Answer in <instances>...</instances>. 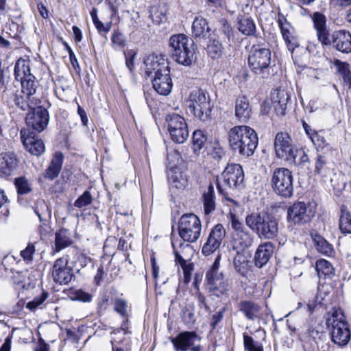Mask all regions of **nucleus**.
<instances>
[{"mask_svg": "<svg viewBox=\"0 0 351 351\" xmlns=\"http://www.w3.org/2000/svg\"><path fill=\"white\" fill-rule=\"evenodd\" d=\"M228 143L232 150L249 157L254 154L258 138L256 132L246 125L232 128L228 132Z\"/></svg>", "mask_w": 351, "mask_h": 351, "instance_id": "nucleus-1", "label": "nucleus"}, {"mask_svg": "<svg viewBox=\"0 0 351 351\" xmlns=\"http://www.w3.org/2000/svg\"><path fill=\"white\" fill-rule=\"evenodd\" d=\"M172 58L178 64L189 66L195 60L194 42L184 34L172 35L169 40Z\"/></svg>", "mask_w": 351, "mask_h": 351, "instance_id": "nucleus-2", "label": "nucleus"}, {"mask_svg": "<svg viewBox=\"0 0 351 351\" xmlns=\"http://www.w3.org/2000/svg\"><path fill=\"white\" fill-rule=\"evenodd\" d=\"M245 223L259 238L272 239L278 233V223L272 216L252 213L245 217Z\"/></svg>", "mask_w": 351, "mask_h": 351, "instance_id": "nucleus-3", "label": "nucleus"}, {"mask_svg": "<svg viewBox=\"0 0 351 351\" xmlns=\"http://www.w3.org/2000/svg\"><path fill=\"white\" fill-rule=\"evenodd\" d=\"M271 51L262 45H253L248 56V64L256 77L267 79L273 72L271 66Z\"/></svg>", "mask_w": 351, "mask_h": 351, "instance_id": "nucleus-4", "label": "nucleus"}, {"mask_svg": "<svg viewBox=\"0 0 351 351\" xmlns=\"http://www.w3.org/2000/svg\"><path fill=\"white\" fill-rule=\"evenodd\" d=\"M187 107L194 117L202 121L210 119L213 106L208 93L202 89L193 90L186 101Z\"/></svg>", "mask_w": 351, "mask_h": 351, "instance_id": "nucleus-5", "label": "nucleus"}, {"mask_svg": "<svg viewBox=\"0 0 351 351\" xmlns=\"http://www.w3.org/2000/svg\"><path fill=\"white\" fill-rule=\"evenodd\" d=\"M222 181L217 180V187L220 194L225 195L227 189H240L244 186V173L239 164H228L221 173Z\"/></svg>", "mask_w": 351, "mask_h": 351, "instance_id": "nucleus-6", "label": "nucleus"}, {"mask_svg": "<svg viewBox=\"0 0 351 351\" xmlns=\"http://www.w3.org/2000/svg\"><path fill=\"white\" fill-rule=\"evenodd\" d=\"M202 224L199 217L193 213L183 215L178 222V233L186 242H195L199 237Z\"/></svg>", "mask_w": 351, "mask_h": 351, "instance_id": "nucleus-7", "label": "nucleus"}, {"mask_svg": "<svg viewBox=\"0 0 351 351\" xmlns=\"http://www.w3.org/2000/svg\"><path fill=\"white\" fill-rule=\"evenodd\" d=\"M293 175L289 169L284 167L277 168L273 172L271 184L278 195L287 198L293 195Z\"/></svg>", "mask_w": 351, "mask_h": 351, "instance_id": "nucleus-8", "label": "nucleus"}, {"mask_svg": "<svg viewBox=\"0 0 351 351\" xmlns=\"http://www.w3.org/2000/svg\"><path fill=\"white\" fill-rule=\"evenodd\" d=\"M220 256H218L206 273V281L210 292L216 295L223 294L228 291V284L222 272L219 271Z\"/></svg>", "mask_w": 351, "mask_h": 351, "instance_id": "nucleus-9", "label": "nucleus"}, {"mask_svg": "<svg viewBox=\"0 0 351 351\" xmlns=\"http://www.w3.org/2000/svg\"><path fill=\"white\" fill-rule=\"evenodd\" d=\"M315 213L313 206L304 202H297L287 209V221L294 225L306 223L312 219Z\"/></svg>", "mask_w": 351, "mask_h": 351, "instance_id": "nucleus-10", "label": "nucleus"}, {"mask_svg": "<svg viewBox=\"0 0 351 351\" xmlns=\"http://www.w3.org/2000/svg\"><path fill=\"white\" fill-rule=\"evenodd\" d=\"M168 131L171 139L177 143H184L189 136L188 125L185 119L176 113L166 116Z\"/></svg>", "mask_w": 351, "mask_h": 351, "instance_id": "nucleus-11", "label": "nucleus"}, {"mask_svg": "<svg viewBox=\"0 0 351 351\" xmlns=\"http://www.w3.org/2000/svg\"><path fill=\"white\" fill-rule=\"evenodd\" d=\"M49 120L47 110L40 105L32 108L26 115L25 121L27 131H33L34 133L42 132L48 125Z\"/></svg>", "mask_w": 351, "mask_h": 351, "instance_id": "nucleus-12", "label": "nucleus"}, {"mask_svg": "<svg viewBox=\"0 0 351 351\" xmlns=\"http://www.w3.org/2000/svg\"><path fill=\"white\" fill-rule=\"evenodd\" d=\"M274 149L276 156L288 162L293 160L292 156L297 147L293 143L290 135L281 132L276 135Z\"/></svg>", "mask_w": 351, "mask_h": 351, "instance_id": "nucleus-13", "label": "nucleus"}, {"mask_svg": "<svg viewBox=\"0 0 351 351\" xmlns=\"http://www.w3.org/2000/svg\"><path fill=\"white\" fill-rule=\"evenodd\" d=\"M68 262L67 256L59 258L54 262L51 269V276L56 283L66 285L74 276L71 267L68 265Z\"/></svg>", "mask_w": 351, "mask_h": 351, "instance_id": "nucleus-14", "label": "nucleus"}, {"mask_svg": "<svg viewBox=\"0 0 351 351\" xmlns=\"http://www.w3.org/2000/svg\"><path fill=\"white\" fill-rule=\"evenodd\" d=\"M326 43H321L322 45H332L337 51L349 53L351 52V34L346 30L335 31L328 35Z\"/></svg>", "mask_w": 351, "mask_h": 351, "instance_id": "nucleus-15", "label": "nucleus"}, {"mask_svg": "<svg viewBox=\"0 0 351 351\" xmlns=\"http://www.w3.org/2000/svg\"><path fill=\"white\" fill-rule=\"evenodd\" d=\"M196 341H199V337L195 332H182L176 337L171 339L175 350L177 351H200L199 346H195Z\"/></svg>", "mask_w": 351, "mask_h": 351, "instance_id": "nucleus-16", "label": "nucleus"}, {"mask_svg": "<svg viewBox=\"0 0 351 351\" xmlns=\"http://www.w3.org/2000/svg\"><path fill=\"white\" fill-rule=\"evenodd\" d=\"M145 73L149 77L160 75L169 70V62L164 55L151 54L144 62Z\"/></svg>", "mask_w": 351, "mask_h": 351, "instance_id": "nucleus-17", "label": "nucleus"}, {"mask_svg": "<svg viewBox=\"0 0 351 351\" xmlns=\"http://www.w3.org/2000/svg\"><path fill=\"white\" fill-rule=\"evenodd\" d=\"M226 236V230L222 224L215 225L211 230L206 242L202 247V252L209 256L215 252L220 246Z\"/></svg>", "mask_w": 351, "mask_h": 351, "instance_id": "nucleus-18", "label": "nucleus"}, {"mask_svg": "<svg viewBox=\"0 0 351 351\" xmlns=\"http://www.w3.org/2000/svg\"><path fill=\"white\" fill-rule=\"evenodd\" d=\"M277 21L280 29L281 34L288 49L291 52L293 51V50L299 45L294 28L282 14H278Z\"/></svg>", "mask_w": 351, "mask_h": 351, "instance_id": "nucleus-19", "label": "nucleus"}, {"mask_svg": "<svg viewBox=\"0 0 351 351\" xmlns=\"http://www.w3.org/2000/svg\"><path fill=\"white\" fill-rule=\"evenodd\" d=\"M22 143L25 149L32 154L40 156L45 152V145L42 140L36 138L33 131L21 130Z\"/></svg>", "mask_w": 351, "mask_h": 351, "instance_id": "nucleus-20", "label": "nucleus"}, {"mask_svg": "<svg viewBox=\"0 0 351 351\" xmlns=\"http://www.w3.org/2000/svg\"><path fill=\"white\" fill-rule=\"evenodd\" d=\"M4 95H12L15 105L23 111L32 110V108L39 106L40 104L38 97L34 96V99H29L27 94H23L22 92L19 90H16V92L14 93V90L12 91L11 89H7L4 91Z\"/></svg>", "mask_w": 351, "mask_h": 351, "instance_id": "nucleus-21", "label": "nucleus"}, {"mask_svg": "<svg viewBox=\"0 0 351 351\" xmlns=\"http://www.w3.org/2000/svg\"><path fill=\"white\" fill-rule=\"evenodd\" d=\"M19 167V160L14 154L2 153L0 156V177L8 178Z\"/></svg>", "mask_w": 351, "mask_h": 351, "instance_id": "nucleus-22", "label": "nucleus"}, {"mask_svg": "<svg viewBox=\"0 0 351 351\" xmlns=\"http://www.w3.org/2000/svg\"><path fill=\"white\" fill-rule=\"evenodd\" d=\"M329 329L331 340L337 346L343 347L350 341L351 332L348 323L341 324Z\"/></svg>", "mask_w": 351, "mask_h": 351, "instance_id": "nucleus-23", "label": "nucleus"}, {"mask_svg": "<svg viewBox=\"0 0 351 351\" xmlns=\"http://www.w3.org/2000/svg\"><path fill=\"white\" fill-rule=\"evenodd\" d=\"M152 78L153 88L159 95H168L171 92L173 83L170 69Z\"/></svg>", "mask_w": 351, "mask_h": 351, "instance_id": "nucleus-24", "label": "nucleus"}, {"mask_svg": "<svg viewBox=\"0 0 351 351\" xmlns=\"http://www.w3.org/2000/svg\"><path fill=\"white\" fill-rule=\"evenodd\" d=\"M289 99V94L285 89L277 88L271 92V99L277 113L281 114L285 113Z\"/></svg>", "mask_w": 351, "mask_h": 351, "instance_id": "nucleus-25", "label": "nucleus"}, {"mask_svg": "<svg viewBox=\"0 0 351 351\" xmlns=\"http://www.w3.org/2000/svg\"><path fill=\"white\" fill-rule=\"evenodd\" d=\"M167 178L172 186L177 189L184 187L187 183L186 176L177 167L171 165L170 162L167 165Z\"/></svg>", "mask_w": 351, "mask_h": 351, "instance_id": "nucleus-26", "label": "nucleus"}, {"mask_svg": "<svg viewBox=\"0 0 351 351\" xmlns=\"http://www.w3.org/2000/svg\"><path fill=\"white\" fill-rule=\"evenodd\" d=\"M274 251V245L271 242L260 245L255 254V265L263 267L271 258Z\"/></svg>", "mask_w": 351, "mask_h": 351, "instance_id": "nucleus-27", "label": "nucleus"}, {"mask_svg": "<svg viewBox=\"0 0 351 351\" xmlns=\"http://www.w3.org/2000/svg\"><path fill=\"white\" fill-rule=\"evenodd\" d=\"M251 108L247 98L239 97L235 102V116L241 121H246L250 117Z\"/></svg>", "mask_w": 351, "mask_h": 351, "instance_id": "nucleus-28", "label": "nucleus"}, {"mask_svg": "<svg viewBox=\"0 0 351 351\" xmlns=\"http://www.w3.org/2000/svg\"><path fill=\"white\" fill-rule=\"evenodd\" d=\"M206 50L208 56L213 60L219 59L222 56L224 48L219 36L213 34L209 38Z\"/></svg>", "mask_w": 351, "mask_h": 351, "instance_id": "nucleus-29", "label": "nucleus"}, {"mask_svg": "<svg viewBox=\"0 0 351 351\" xmlns=\"http://www.w3.org/2000/svg\"><path fill=\"white\" fill-rule=\"evenodd\" d=\"M210 29L206 20L202 16L195 18L192 25V36L195 39H202L210 36Z\"/></svg>", "mask_w": 351, "mask_h": 351, "instance_id": "nucleus-30", "label": "nucleus"}, {"mask_svg": "<svg viewBox=\"0 0 351 351\" xmlns=\"http://www.w3.org/2000/svg\"><path fill=\"white\" fill-rule=\"evenodd\" d=\"M314 27L317 31V36L320 43H326L328 39V31L326 27V17L319 12H315L313 16Z\"/></svg>", "mask_w": 351, "mask_h": 351, "instance_id": "nucleus-31", "label": "nucleus"}, {"mask_svg": "<svg viewBox=\"0 0 351 351\" xmlns=\"http://www.w3.org/2000/svg\"><path fill=\"white\" fill-rule=\"evenodd\" d=\"M63 158L64 156L61 152H56L54 154L49 166L45 171V178L50 180H53L58 176V174L62 169Z\"/></svg>", "mask_w": 351, "mask_h": 351, "instance_id": "nucleus-32", "label": "nucleus"}, {"mask_svg": "<svg viewBox=\"0 0 351 351\" xmlns=\"http://www.w3.org/2000/svg\"><path fill=\"white\" fill-rule=\"evenodd\" d=\"M202 200L203 202L204 211L206 215H208L215 210V195L214 186L212 184H210L207 190L203 192Z\"/></svg>", "mask_w": 351, "mask_h": 351, "instance_id": "nucleus-33", "label": "nucleus"}, {"mask_svg": "<svg viewBox=\"0 0 351 351\" xmlns=\"http://www.w3.org/2000/svg\"><path fill=\"white\" fill-rule=\"evenodd\" d=\"M20 82L21 85V92L23 94H27L29 99H34V96L38 97L37 93L38 83L32 74H28L26 78L20 81Z\"/></svg>", "mask_w": 351, "mask_h": 351, "instance_id": "nucleus-34", "label": "nucleus"}, {"mask_svg": "<svg viewBox=\"0 0 351 351\" xmlns=\"http://www.w3.org/2000/svg\"><path fill=\"white\" fill-rule=\"evenodd\" d=\"M30 73L29 61L23 58H19L15 63L14 69V78L16 81L25 79Z\"/></svg>", "mask_w": 351, "mask_h": 351, "instance_id": "nucleus-35", "label": "nucleus"}, {"mask_svg": "<svg viewBox=\"0 0 351 351\" xmlns=\"http://www.w3.org/2000/svg\"><path fill=\"white\" fill-rule=\"evenodd\" d=\"M326 322L328 328L338 326L341 324L348 323L346 320L343 310L336 308H333L332 311L328 313Z\"/></svg>", "mask_w": 351, "mask_h": 351, "instance_id": "nucleus-36", "label": "nucleus"}, {"mask_svg": "<svg viewBox=\"0 0 351 351\" xmlns=\"http://www.w3.org/2000/svg\"><path fill=\"white\" fill-rule=\"evenodd\" d=\"M252 239L250 234L246 231L237 232L233 238L232 250H244L251 245Z\"/></svg>", "mask_w": 351, "mask_h": 351, "instance_id": "nucleus-37", "label": "nucleus"}, {"mask_svg": "<svg viewBox=\"0 0 351 351\" xmlns=\"http://www.w3.org/2000/svg\"><path fill=\"white\" fill-rule=\"evenodd\" d=\"M239 310L247 319L254 320L258 317L260 306L251 301H243L239 304Z\"/></svg>", "mask_w": 351, "mask_h": 351, "instance_id": "nucleus-38", "label": "nucleus"}, {"mask_svg": "<svg viewBox=\"0 0 351 351\" xmlns=\"http://www.w3.org/2000/svg\"><path fill=\"white\" fill-rule=\"evenodd\" d=\"M72 240L70 232L66 229H60L56 233L55 246L56 251L59 252L62 249L71 245Z\"/></svg>", "mask_w": 351, "mask_h": 351, "instance_id": "nucleus-39", "label": "nucleus"}, {"mask_svg": "<svg viewBox=\"0 0 351 351\" xmlns=\"http://www.w3.org/2000/svg\"><path fill=\"white\" fill-rule=\"evenodd\" d=\"M314 245L317 250L325 255L330 256L333 253L332 245L329 243L323 237L319 234L312 236Z\"/></svg>", "mask_w": 351, "mask_h": 351, "instance_id": "nucleus-40", "label": "nucleus"}, {"mask_svg": "<svg viewBox=\"0 0 351 351\" xmlns=\"http://www.w3.org/2000/svg\"><path fill=\"white\" fill-rule=\"evenodd\" d=\"M234 252L233 265L237 272L241 275H244L247 267V261L243 254L244 250H232Z\"/></svg>", "mask_w": 351, "mask_h": 351, "instance_id": "nucleus-41", "label": "nucleus"}, {"mask_svg": "<svg viewBox=\"0 0 351 351\" xmlns=\"http://www.w3.org/2000/svg\"><path fill=\"white\" fill-rule=\"evenodd\" d=\"M149 17L156 25H160L167 20V8L165 5L153 6L149 10Z\"/></svg>", "mask_w": 351, "mask_h": 351, "instance_id": "nucleus-42", "label": "nucleus"}, {"mask_svg": "<svg viewBox=\"0 0 351 351\" xmlns=\"http://www.w3.org/2000/svg\"><path fill=\"white\" fill-rule=\"evenodd\" d=\"M238 29L245 36H252L255 34L256 25L252 19L242 17L239 21Z\"/></svg>", "mask_w": 351, "mask_h": 351, "instance_id": "nucleus-43", "label": "nucleus"}, {"mask_svg": "<svg viewBox=\"0 0 351 351\" xmlns=\"http://www.w3.org/2000/svg\"><path fill=\"white\" fill-rule=\"evenodd\" d=\"M339 226L342 233H351V215L344 206L341 208V215Z\"/></svg>", "mask_w": 351, "mask_h": 351, "instance_id": "nucleus-44", "label": "nucleus"}, {"mask_svg": "<svg viewBox=\"0 0 351 351\" xmlns=\"http://www.w3.org/2000/svg\"><path fill=\"white\" fill-rule=\"evenodd\" d=\"M206 137L201 130H196L193 134V146L194 153L196 155L201 154L202 149L204 148Z\"/></svg>", "mask_w": 351, "mask_h": 351, "instance_id": "nucleus-45", "label": "nucleus"}, {"mask_svg": "<svg viewBox=\"0 0 351 351\" xmlns=\"http://www.w3.org/2000/svg\"><path fill=\"white\" fill-rule=\"evenodd\" d=\"M34 212L40 221H47L51 217V210L44 200H39L34 207Z\"/></svg>", "mask_w": 351, "mask_h": 351, "instance_id": "nucleus-46", "label": "nucleus"}, {"mask_svg": "<svg viewBox=\"0 0 351 351\" xmlns=\"http://www.w3.org/2000/svg\"><path fill=\"white\" fill-rule=\"evenodd\" d=\"M315 269L319 278H326L332 274L333 267L330 263L325 259L318 260L316 262Z\"/></svg>", "mask_w": 351, "mask_h": 351, "instance_id": "nucleus-47", "label": "nucleus"}, {"mask_svg": "<svg viewBox=\"0 0 351 351\" xmlns=\"http://www.w3.org/2000/svg\"><path fill=\"white\" fill-rule=\"evenodd\" d=\"M293 160L288 162L289 164L304 167L309 162V159L306 152L301 149H296L292 156Z\"/></svg>", "mask_w": 351, "mask_h": 351, "instance_id": "nucleus-48", "label": "nucleus"}, {"mask_svg": "<svg viewBox=\"0 0 351 351\" xmlns=\"http://www.w3.org/2000/svg\"><path fill=\"white\" fill-rule=\"evenodd\" d=\"M243 345L247 351H264L263 344L255 341L251 336L243 334Z\"/></svg>", "mask_w": 351, "mask_h": 351, "instance_id": "nucleus-49", "label": "nucleus"}, {"mask_svg": "<svg viewBox=\"0 0 351 351\" xmlns=\"http://www.w3.org/2000/svg\"><path fill=\"white\" fill-rule=\"evenodd\" d=\"M14 184L19 195L29 193L32 191L31 184L25 177H19L14 180Z\"/></svg>", "mask_w": 351, "mask_h": 351, "instance_id": "nucleus-50", "label": "nucleus"}, {"mask_svg": "<svg viewBox=\"0 0 351 351\" xmlns=\"http://www.w3.org/2000/svg\"><path fill=\"white\" fill-rule=\"evenodd\" d=\"M182 318L185 324L191 325L195 322L194 308L191 305H186L182 311Z\"/></svg>", "mask_w": 351, "mask_h": 351, "instance_id": "nucleus-51", "label": "nucleus"}, {"mask_svg": "<svg viewBox=\"0 0 351 351\" xmlns=\"http://www.w3.org/2000/svg\"><path fill=\"white\" fill-rule=\"evenodd\" d=\"M92 196L89 191H86L74 202V206L78 208H82L92 203Z\"/></svg>", "mask_w": 351, "mask_h": 351, "instance_id": "nucleus-52", "label": "nucleus"}, {"mask_svg": "<svg viewBox=\"0 0 351 351\" xmlns=\"http://www.w3.org/2000/svg\"><path fill=\"white\" fill-rule=\"evenodd\" d=\"M48 296L49 294L47 292L43 291L40 295L34 298L33 300L29 302L27 304L26 307L31 311H35L38 307L43 304Z\"/></svg>", "mask_w": 351, "mask_h": 351, "instance_id": "nucleus-53", "label": "nucleus"}, {"mask_svg": "<svg viewBox=\"0 0 351 351\" xmlns=\"http://www.w3.org/2000/svg\"><path fill=\"white\" fill-rule=\"evenodd\" d=\"M71 298L73 300H78L83 302H89L92 300V295L82 289L74 290L71 293Z\"/></svg>", "mask_w": 351, "mask_h": 351, "instance_id": "nucleus-54", "label": "nucleus"}, {"mask_svg": "<svg viewBox=\"0 0 351 351\" xmlns=\"http://www.w3.org/2000/svg\"><path fill=\"white\" fill-rule=\"evenodd\" d=\"M112 43L114 48H122L126 44L124 36L119 31H114L112 38Z\"/></svg>", "mask_w": 351, "mask_h": 351, "instance_id": "nucleus-55", "label": "nucleus"}, {"mask_svg": "<svg viewBox=\"0 0 351 351\" xmlns=\"http://www.w3.org/2000/svg\"><path fill=\"white\" fill-rule=\"evenodd\" d=\"M128 308V303L125 300L121 298H117L114 300V311L122 317L127 316Z\"/></svg>", "mask_w": 351, "mask_h": 351, "instance_id": "nucleus-56", "label": "nucleus"}, {"mask_svg": "<svg viewBox=\"0 0 351 351\" xmlns=\"http://www.w3.org/2000/svg\"><path fill=\"white\" fill-rule=\"evenodd\" d=\"M35 252V247L32 243H28L26 248L21 252V256L26 261H31Z\"/></svg>", "mask_w": 351, "mask_h": 351, "instance_id": "nucleus-57", "label": "nucleus"}, {"mask_svg": "<svg viewBox=\"0 0 351 351\" xmlns=\"http://www.w3.org/2000/svg\"><path fill=\"white\" fill-rule=\"evenodd\" d=\"M184 274V281L186 284L189 283L191 279V274L193 270V264L189 263L181 267Z\"/></svg>", "mask_w": 351, "mask_h": 351, "instance_id": "nucleus-58", "label": "nucleus"}, {"mask_svg": "<svg viewBox=\"0 0 351 351\" xmlns=\"http://www.w3.org/2000/svg\"><path fill=\"white\" fill-rule=\"evenodd\" d=\"M178 244L180 247H182L183 243L180 242H178L177 241H174L171 239V245L174 250V254L176 256V261L180 265L181 267L189 263L186 260H184L176 251V245Z\"/></svg>", "mask_w": 351, "mask_h": 351, "instance_id": "nucleus-59", "label": "nucleus"}, {"mask_svg": "<svg viewBox=\"0 0 351 351\" xmlns=\"http://www.w3.org/2000/svg\"><path fill=\"white\" fill-rule=\"evenodd\" d=\"M230 222L232 228L234 229L237 232L239 233L241 231H245L243 224L237 219L234 214L230 215Z\"/></svg>", "mask_w": 351, "mask_h": 351, "instance_id": "nucleus-60", "label": "nucleus"}, {"mask_svg": "<svg viewBox=\"0 0 351 351\" xmlns=\"http://www.w3.org/2000/svg\"><path fill=\"white\" fill-rule=\"evenodd\" d=\"M136 53L132 50L129 51L127 53H125V64L130 72L132 71L134 67V58L136 56Z\"/></svg>", "mask_w": 351, "mask_h": 351, "instance_id": "nucleus-61", "label": "nucleus"}, {"mask_svg": "<svg viewBox=\"0 0 351 351\" xmlns=\"http://www.w3.org/2000/svg\"><path fill=\"white\" fill-rule=\"evenodd\" d=\"M222 25L221 32L225 34L228 40L232 36V32L230 25L224 19L221 21Z\"/></svg>", "mask_w": 351, "mask_h": 351, "instance_id": "nucleus-62", "label": "nucleus"}, {"mask_svg": "<svg viewBox=\"0 0 351 351\" xmlns=\"http://www.w3.org/2000/svg\"><path fill=\"white\" fill-rule=\"evenodd\" d=\"M223 311H224L223 310V311L217 312L213 315L212 322L210 324L213 329H215V327L218 325V324L219 322H221V321L222 320L223 317Z\"/></svg>", "mask_w": 351, "mask_h": 351, "instance_id": "nucleus-63", "label": "nucleus"}, {"mask_svg": "<svg viewBox=\"0 0 351 351\" xmlns=\"http://www.w3.org/2000/svg\"><path fill=\"white\" fill-rule=\"evenodd\" d=\"M317 333V331H315L314 329L311 328H308L306 332H301L298 334V338L301 341H306L309 337H312L314 333Z\"/></svg>", "mask_w": 351, "mask_h": 351, "instance_id": "nucleus-64", "label": "nucleus"}]
</instances>
